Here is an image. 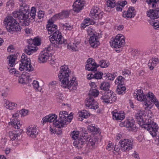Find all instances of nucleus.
I'll list each match as a JSON object with an SVG mask.
<instances>
[{
    "mask_svg": "<svg viewBox=\"0 0 159 159\" xmlns=\"http://www.w3.org/2000/svg\"><path fill=\"white\" fill-rule=\"evenodd\" d=\"M84 3L83 0H76L73 5V10L76 13L79 12L82 10Z\"/></svg>",
    "mask_w": 159,
    "mask_h": 159,
    "instance_id": "16",
    "label": "nucleus"
},
{
    "mask_svg": "<svg viewBox=\"0 0 159 159\" xmlns=\"http://www.w3.org/2000/svg\"><path fill=\"white\" fill-rule=\"evenodd\" d=\"M107 5L108 7L113 8L116 5L115 0H107Z\"/></svg>",
    "mask_w": 159,
    "mask_h": 159,
    "instance_id": "39",
    "label": "nucleus"
},
{
    "mask_svg": "<svg viewBox=\"0 0 159 159\" xmlns=\"http://www.w3.org/2000/svg\"><path fill=\"white\" fill-rule=\"evenodd\" d=\"M88 129L90 132L99 133L100 132V129H98L95 126H93V125H91L89 126Z\"/></svg>",
    "mask_w": 159,
    "mask_h": 159,
    "instance_id": "34",
    "label": "nucleus"
},
{
    "mask_svg": "<svg viewBox=\"0 0 159 159\" xmlns=\"http://www.w3.org/2000/svg\"><path fill=\"white\" fill-rule=\"evenodd\" d=\"M57 118V116L54 114H52V115H49L46 116L43 118V123L44 124L46 122L50 123L54 122Z\"/></svg>",
    "mask_w": 159,
    "mask_h": 159,
    "instance_id": "22",
    "label": "nucleus"
},
{
    "mask_svg": "<svg viewBox=\"0 0 159 159\" xmlns=\"http://www.w3.org/2000/svg\"><path fill=\"white\" fill-rule=\"evenodd\" d=\"M90 19H85L84 21V23H82L81 26L83 28H85L86 26L89 25L91 24V22H90Z\"/></svg>",
    "mask_w": 159,
    "mask_h": 159,
    "instance_id": "47",
    "label": "nucleus"
},
{
    "mask_svg": "<svg viewBox=\"0 0 159 159\" xmlns=\"http://www.w3.org/2000/svg\"><path fill=\"white\" fill-rule=\"evenodd\" d=\"M127 2L126 1H118L117 2V4L120 6H121L122 7L127 4Z\"/></svg>",
    "mask_w": 159,
    "mask_h": 159,
    "instance_id": "58",
    "label": "nucleus"
},
{
    "mask_svg": "<svg viewBox=\"0 0 159 159\" xmlns=\"http://www.w3.org/2000/svg\"><path fill=\"white\" fill-rule=\"evenodd\" d=\"M31 39H29L28 42L29 45L26 46L25 49V52L28 55H30L32 54L34 52L36 51L37 49L36 48H33L34 46V42H30Z\"/></svg>",
    "mask_w": 159,
    "mask_h": 159,
    "instance_id": "20",
    "label": "nucleus"
},
{
    "mask_svg": "<svg viewBox=\"0 0 159 159\" xmlns=\"http://www.w3.org/2000/svg\"><path fill=\"white\" fill-rule=\"evenodd\" d=\"M4 23L7 30L9 32L16 31L18 32L21 30L18 22L11 16L6 17L4 20Z\"/></svg>",
    "mask_w": 159,
    "mask_h": 159,
    "instance_id": "5",
    "label": "nucleus"
},
{
    "mask_svg": "<svg viewBox=\"0 0 159 159\" xmlns=\"http://www.w3.org/2000/svg\"><path fill=\"white\" fill-rule=\"evenodd\" d=\"M117 79L118 81V83L119 84V85H123L124 84V81L125 80V78L121 76H120L118 77Z\"/></svg>",
    "mask_w": 159,
    "mask_h": 159,
    "instance_id": "46",
    "label": "nucleus"
},
{
    "mask_svg": "<svg viewBox=\"0 0 159 159\" xmlns=\"http://www.w3.org/2000/svg\"><path fill=\"white\" fill-rule=\"evenodd\" d=\"M7 58H9V63L10 66L13 67L15 63L16 59V56L15 55H11L9 56Z\"/></svg>",
    "mask_w": 159,
    "mask_h": 159,
    "instance_id": "28",
    "label": "nucleus"
},
{
    "mask_svg": "<svg viewBox=\"0 0 159 159\" xmlns=\"http://www.w3.org/2000/svg\"><path fill=\"white\" fill-rule=\"evenodd\" d=\"M99 91L95 89H91L89 91V94L90 96H93L95 97L98 96L99 94Z\"/></svg>",
    "mask_w": 159,
    "mask_h": 159,
    "instance_id": "32",
    "label": "nucleus"
},
{
    "mask_svg": "<svg viewBox=\"0 0 159 159\" xmlns=\"http://www.w3.org/2000/svg\"><path fill=\"white\" fill-rule=\"evenodd\" d=\"M86 143L85 139L82 138L76 139L73 143V146L75 148L84 151L89 152L96 147L95 141L93 139H89L87 145Z\"/></svg>",
    "mask_w": 159,
    "mask_h": 159,
    "instance_id": "4",
    "label": "nucleus"
},
{
    "mask_svg": "<svg viewBox=\"0 0 159 159\" xmlns=\"http://www.w3.org/2000/svg\"><path fill=\"white\" fill-rule=\"evenodd\" d=\"M27 59V60L20 61L21 63L20 64L19 69L21 71L25 70L30 71H33L34 70L33 67L31 64L30 59Z\"/></svg>",
    "mask_w": 159,
    "mask_h": 159,
    "instance_id": "12",
    "label": "nucleus"
},
{
    "mask_svg": "<svg viewBox=\"0 0 159 159\" xmlns=\"http://www.w3.org/2000/svg\"><path fill=\"white\" fill-rule=\"evenodd\" d=\"M136 14V11L133 7L129 8L127 11H125L123 12V16L128 19L133 18Z\"/></svg>",
    "mask_w": 159,
    "mask_h": 159,
    "instance_id": "14",
    "label": "nucleus"
},
{
    "mask_svg": "<svg viewBox=\"0 0 159 159\" xmlns=\"http://www.w3.org/2000/svg\"><path fill=\"white\" fill-rule=\"evenodd\" d=\"M15 131H10L9 132V137L12 140H14L19 136L18 133H16Z\"/></svg>",
    "mask_w": 159,
    "mask_h": 159,
    "instance_id": "37",
    "label": "nucleus"
},
{
    "mask_svg": "<svg viewBox=\"0 0 159 159\" xmlns=\"http://www.w3.org/2000/svg\"><path fill=\"white\" fill-rule=\"evenodd\" d=\"M63 27L64 29L66 30H71L73 29L72 26L69 25L68 24L66 23L63 25Z\"/></svg>",
    "mask_w": 159,
    "mask_h": 159,
    "instance_id": "51",
    "label": "nucleus"
},
{
    "mask_svg": "<svg viewBox=\"0 0 159 159\" xmlns=\"http://www.w3.org/2000/svg\"><path fill=\"white\" fill-rule=\"evenodd\" d=\"M98 39V37L95 34L90 37L89 42L92 47L96 48L100 45V43Z\"/></svg>",
    "mask_w": 159,
    "mask_h": 159,
    "instance_id": "19",
    "label": "nucleus"
},
{
    "mask_svg": "<svg viewBox=\"0 0 159 159\" xmlns=\"http://www.w3.org/2000/svg\"><path fill=\"white\" fill-rule=\"evenodd\" d=\"M69 15V12L67 11H63L61 12L56 15L55 17H56L57 19H63L67 17Z\"/></svg>",
    "mask_w": 159,
    "mask_h": 159,
    "instance_id": "27",
    "label": "nucleus"
},
{
    "mask_svg": "<svg viewBox=\"0 0 159 159\" xmlns=\"http://www.w3.org/2000/svg\"><path fill=\"white\" fill-rule=\"evenodd\" d=\"M100 89L101 90H103L105 92L110 91V85L109 83L107 82H103L101 83L100 86Z\"/></svg>",
    "mask_w": 159,
    "mask_h": 159,
    "instance_id": "26",
    "label": "nucleus"
},
{
    "mask_svg": "<svg viewBox=\"0 0 159 159\" xmlns=\"http://www.w3.org/2000/svg\"><path fill=\"white\" fill-rule=\"evenodd\" d=\"M57 83L56 81H52L49 83V86L50 87H55Z\"/></svg>",
    "mask_w": 159,
    "mask_h": 159,
    "instance_id": "62",
    "label": "nucleus"
},
{
    "mask_svg": "<svg viewBox=\"0 0 159 159\" xmlns=\"http://www.w3.org/2000/svg\"><path fill=\"white\" fill-rule=\"evenodd\" d=\"M29 7L25 3L20 4V9L18 11H14L13 16L15 18H17L19 20L24 18L28 19L30 16Z\"/></svg>",
    "mask_w": 159,
    "mask_h": 159,
    "instance_id": "6",
    "label": "nucleus"
},
{
    "mask_svg": "<svg viewBox=\"0 0 159 159\" xmlns=\"http://www.w3.org/2000/svg\"><path fill=\"white\" fill-rule=\"evenodd\" d=\"M44 13L43 11H39L38 12V17L39 19L42 18L43 17Z\"/></svg>",
    "mask_w": 159,
    "mask_h": 159,
    "instance_id": "61",
    "label": "nucleus"
},
{
    "mask_svg": "<svg viewBox=\"0 0 159 159\" xmlns=\"http://www.w3.org/2000/svg\"><path fill=\"white\" fill-rule=\"evenodd\" d=\"M33 85L34 89L37 92H41L42 88L39 86V82L36 80H34L33 83Z\"/></svg>",
    "mask_w": 159,
    "mask_h": 159,
    "instance_id": "31",
    "label": "nucleus"
},
{
    "mask_svg": "<svg viewBox=\"0 0 159 159\" xmlns=\"http://www.w3.org/2000/svg\"><path fill=\"white\" fill-rule=\"evenodd\" d=\"M28 135L33 138H35L38 134V129L36 126L31 125L27 129Z\"/></svg>",
    "mask_w": 159,
    "mask_h": 159,
    "instance_id": "15",
    "label": "nucleus"
},
{
    "mask_svg": "<svg viewBox=\"0 0 159 159\" xmlns=\"http://www.w3.org/2000/svg\"><path fill=\"white\" fill-rule=\"evenodd\" d=\"M20 23L22 25L26 26L29 25L30 21L28 19L24 18L23 19L19 20Z\"/></svg>",
    "mask_w": 159,
    "mask_h": 159,
    "instance_id": "41",
    "label": "nucleus"
},
{
    "mask_svg": "<svg viewBox=\"0 0 159 159\" xmlns=\"http://www.w3.org/2000/svg\"><path fill=\"white\" fill-rule=\"evenodd\" d=\"M90 16L93 18L98 20L102 17V14L99 9L97 7L92 8L90 11Z\"/></svg>",
    "mask_w": 159,
    "mask_h": 159,
    "instance_id": "17",
    "label": "nucleus"
},
{
    "mask_svg": "<svg viewBox=\"0 0 159 159\" xmlns=\"http://www.w3.org/2000/svg\"><path fill=\"white\" fill-rule=\"evenodd\" d=\"M147 2L149 4H151L152 3V7H154L155 4H157V2H159V0H147Z\"/></svg>",
    "mask_w": 159,
    "mask_h": 159,
    "instance_id": "54",
    "label": "nucleus"
},
{
    "mask_svg": "<svg viewBox=\"0 0 159 159\" xmlns=\"http://www.w3.org/2000/svg\"><path fill=\"white\" fill-rule=\"evenodd\" d=\"M100 64L98 65L99 66H100L102 68H106L109 65V63L108 62H107L105 60H102L100 62Z\"/></svg>",
    "mask_w": 159,
    "mask_h": 159,
    "instance_id": "40",
    "label": "nucleus"
},
{
    "mask_svg": "<svg viewBox=\"0 0 159 159\" xmlns=\"http://www.w3.org/2000/svg\"><path fill=\"white\" fill-rule=\"evenodd\" d=\"M11 125L13 126L15 129H19L21 126L20 122L12 123V125Z\"/></svg>",
    "mask_w": 159,
    "mask_h": 159,
    "instance_id": "60",
    "label": "nucleus"
},
{
    "mask_svg": "<svg viewBox=\"0 0 159 159\" xmlns=\"http://www.w3.org/2000/svg\"><path fill=\"white\" fill-rule=\"evenodd\" d=\"M59 117L58 120L53 123L54 126L58 128L64 127V125L66 124L67 122H70L71 121V119L69 118L68 113L66 111H60L59 114Z\"/></svg>",
    "mask_w": 159,
    "mask_h": 159,
    "instance_id": "8",
    "label": "nucleus"
},
{
    "mask_svg": "<svg viewBox=\"0 0 159 159\" xmlns=\"http://www.w3.org/2000/svg\"><path fill=\"white\" fill-rule=\"evenodd\" d=\"M98 103L96 102H95L94 100L93 101V103L92 104V105H91L90 109H93L94 110L97 109L98 108Z\"/></svg>",
    "mask_w": 159,
    "mask_h": 159,
    "instance_id": "52",
    "label": "nucleus"
},
{
    "mask_svg": "<svg viewBox=\"0 0 159 159\" xmlns=\"http://www.w3.org/2000/svg\"><path fill=\"white\" fill-rule=\"evenodd\" d=\"M4 106L7 109L12 110L15 109L17 106V104L15 102L9 101L8 100H5L4 101Z\"/></svg>",
    "mask_w": 159,
    "mask_h": 159,
    "instance_id": "23",
    "label": "nucleus"
},
{
    "mask_svg": "<svg viewBox=\"0 0 159 159\" xmlns=\"http://www.w3.org/2000/svg\"><path fill=\"white\" fill-rule=\"evenodd\" d=\"M111 47L115 48H120L124 45L125 41L124 36H121L120 34L117 35L115 39L112 38L110 42Z\"/></svg>",
    "mask_w": 159,
    "mask_h": 159,
    "instance_id": "9",
    "label": "nucleus"
},
{
    "mask_svg": "<svg viewBox=\"0 0 159 159\" xmlns=\"http://www.w3.org/2000/svg\"><path fill=\"white\" fill-rule=\"evenodd\" d=\"M21 116H24L27 115L28 113V111L25 109H22L19 111Z\"/></svg>",
    "mask_w": 159,
    "mask_h": 159,
    "instance_id": "53",
    "label": "nucleus"
},
{
    "mask_svg": "<svg viewBox=\"0 0 159 159\" xmlns=\"http://www.w3.org/2000/svg\"><path fill=\"white\" fill-rule=\"evenodd\" d=\"M49 39L51 42L50 46L54 48H60V45L65 43L61 33L59 32L56 31L53 35H51Z\"/></svg>",
    "mask_w": 159,
    "mask_h": 159,
    "instance_id": "7",
    "label": "nucleus"
},
{
    "mask_svg": "<svg viewBox=\"0 0 159 159\" xmlns=\"http://www.w3.org/2000/svg\"><path fill=\"white\" fill-rule=\"evenodd\" d=\"M51 54L47 50L41 52L38 56V61L39 63H45L51 59Z\"/></svg>",
    "mask_w": 159,
    "mask_h": 159,
    "instance_id": "13",
    "label": "nucleus"
},
{
    "mask_svg": "<svg viewBox=\"0 0 159 159\" xmlns=\"http://www.w3.org/2000/svg\"><path fill=\"white\" fill-rule=\"evenodd\" d=\"M103 75V73L102 72H97L93 75L94 79L96 80L98 79H100L102 78V76Z\"/></svg>",
    "mask_w": 159,
    "mask_h": 159,
    "instance_id": "48",
    "label": "nucleus"
},
{
    "mask_svg": "<svg viewBox=\"0 0 159 159\" xmlns=\"http://www.w3.org/2000/svg\"><path fill=\"white\" fill-rule=\"evenodd\" d=\"M62 94H61L57 93L56 94V98L58 102H61V100H62V96H61Z\"/></svg>",
    "mask_w": 159,
    "mask_h": 159,
    "instance_id": "59",
    "label": "nucleus"
},
{
    "mask_svg": "<svg viewBox=\"0 0 159 159\" xmlns=\"http://www.w3.org/2000/svg\"><path fill=\"white\" fill-rule=\"evenodd\" d=\"M120 148L122 151H128L133 148V143L128 139H124L119 142Z\"/></svg>",
    "mask_w": 159,
    "mask_h": 159,
    "instance_id": "11",
    "label": "nucleus"
},
{
    "mask_svg": "<svg viewBox=\"0 0 159 159\" xmlns=\"http://www.w3.org/2000/svg\"><path fill=\"white\" fill-rule=\"evenodd\" d=\"M57 25H54L53 22L49 20L48 21V24L47 25V28L49 34L53 35L56 31L59 32L57 30Z\"/></svg>",
    "mask_w": 159,
    "mask_h": 159,
    "instance_id": "18",
    "label": "nucleus"
},
{
    "mask_svg": "<svg viewBox=\"0 0 159 159\" xmlns=\"http://www.w3.org/2000/svg\"><path fill=\"white\" fill-rule=\"evenodd\" d=\"M79 43L75 44L73 43V44H69L67 46V48L68 49H71L73 51H76L77 50V45L79 44Z\"/></svg>",
    "mask_w": 159,
    "mask_h": 159,
    "instance_id": "44",
    "label": "nucleus"
},
{
    "mask_svg": "<svg viewBox=\"0 0 159 159\" xmlns=\"http://www.w3.org/2000/svg\"><path fill=\"white\" fill-rule=\"evenodd\" d=\"M159 8H157L156 10H150L147 11V16L150 17V20H154V19H156L159 17Z\"/></svg>",
    "mask_w": 159,
    "mask_h": 159,
    "instance_id": "21",
    "label": "nucleus"
},
{
    "mask_svg": "<svg viewBox=\"0 0 159 159\" xmlns=\"http://www.w3.org/2000/svg\"><path fill=\"white\" fill-rule=\"evenodd\" d=\"M87 32L88 33V34L89 35H94V34L92 31V29L91 28H89L87 30Z\"/></svg>",
    "mask_w": 159,
    "mask_h": 159,
    "instance_id": "64",
    "label": "nucleus"
},
{
    "mask_svg": "<svg viewBox=\"0 0 159 159\" xmlns=\"http://www.w3.org/2000/svg\"><path fill=\"white\" fill-rule=\"evenodd\" d=\"M79 132L77 131H74L71 134V135L72 136V138L76 140V139H78V138L79 137Z\"/></svg>",
    "mask_w": 159,
    "mask_h": 159,
    "instance_id": "45",
    "label": "nucleus"
},
{
    "mask_svg": "<svg viewBox=\"0 0 159 159\" xmlns=\"http://www.w3.org/2000/svg\"><path fill=\"white\" fill-rule=\"evenodd\" d=\"M134 96L138 101H145L143 103V107L145 110H149L152 107L150 101L153 102L159 109V102L152 93L149 92L145 95L143 91L139 89L134 92Z\"/></svg>",
    "mask_w": 159,
    "mask_h": 159,
    "instance_id": "2",
    "label": "nucleus"
},
{
    "mask_svg": "<svg viewBox=\"0 0 159 159\" xmlns=\"http://www.w3.org/2000/svg\"><path fill=\"white\" fill-rule=\"evenodd\" d=\"M23 76L25 77V76L23 75V74L21 75L19 79V83L20 84H24L25 83V78Z\"/></svg>",
    "mask_w": 159,
    "mask_h": 159,
    "instance_id": "57",
    "label": "nucleus"
},
{
    "mask_svg": "<svg viewBox=\"0 0 159 159\" xmlns=\"http://www.w3.org/2000/svg\"><path fill=\"white\" fill-rule=\"evenodd\" d=\"M92 65L87 64L85 66V69L87 70L91 71H96L97 70V67L99 66V65L95 67L93 66Z\"/></svg>",
    "mask_w": 159,
    "mask_h": 159,
    "instance_id": "36",
    "label": "nucleus"
},
{
    "mask_svg": "<svg viewBox=\"0 0 159 159\" xmlns=\"http://www.w3.org/2000/svg\"><path fill=\"white\" fill-rule=\"evenodd\" d=\"M144 115V112L143 111H138L135 115L136 121L139 125L147 129L149 132L150 134L154 137L157 135L158 129L157 125L152 120L151 117L147 119L145 121L143 120V116Z\"/></svg>",
    "mask_w": 159,
    "mask_h": 159,
    "instance_id": "1",
    "label": "nucleus"
},
{
    "mask_svg": "<svg viewBox=\"0 0 159 159\" xmlns=\"http://www.w3.org/2000/svg\"><path fill=\"white\" fill-rule=\"evenodd\" d=\"M150 24L153 26L155 29L159 30V21L156 22L154 20L152 21L150 20Z\"/></svg>",
    "mask_w": 159,
    "mask_h": 159,
    "instance_id": "38",
    "label": "nucleus"
},
{
    "mask_svg": "<svg viewBox=\"0 0 159 159\" xmlns=\"http://www.w3.org/2000/svg\"><path fill=\"white\" fill-rule=\"evenodd\" d=\"M87 64H91L92 65L94 66V67L98 66V65H97L96 63L94 61V60L92 58H89L87 61Z\"/></svg>",
    "mask_w": 159,
    "mask_h": 159,
    "instance_id": "49",
    "label": "nucleus"
},
{
    "mask_svg": "<svg viewBox=\"0 0 159 159\" xmlns=\"http://www.w3.org/2000/svg\"><path fill=\"white\" fill-rule=\"evenodd\" d=\"M71 73H59L58 77L61 82V86L63 88H67L70 90L76 89L78 84L75 81L76 78L73 77L71 79Z\"/></svg>",
    "mask_w": 159,
    "mask_h": 159,
    "instance_id": "3",
    "label": "nucleus"
},
{
    "mask_svg": "<svg viewBox=\"0 0 159 159\" xmlns=\"http://www.w3.org/2000/svg\"><path fill=\"white\" fill-rule=\"evenodd\" d=\"M152 61H153L152 60L151 61L150 60L149 62L148 63V66L149 67L150 69L151 70H152L154 67V63H153V64L152 65Z\"/></svg>",
    "mask_w": 159,
    "mask_h": 159,
    "instance_id": "63",
    "label": "nucleus"
},
{
    "mask_svg": "<svg viewBox=\"0 0 159 159\" xmlns=\"http://www.w3.org/2000/svg\"><path fill=\"white\" fill-rule=\"evenodd\" d=\"M117 98L116 94L111 90L105 92L104 95L101 98L102 102L107 103H111L115 102Z\"/></svg>",
    "mask_w": 159,
    "mask_h": 159,
    "instance_id": "10",
    "label": "nucleus"
},
{
    "mask_svg": "<svg viewBox=\"0 0 159 159\" xmlns=\"http://www.w3.org/2000/svg\"><path fill=\"white\" fill-rule=\"evenodd\" d=\"M126 89V88L125 86L121 85H118L116 89V92L118 94H122Z\"/></svg>",
    "mask_w": 159,
    "mask_h": 159,
    "instance_id": "30",
    "label": "nucleus"
},
{
    "mask_svg": "<svg viewBox=\"0 0 159 159\" xmlns=\"http://www.w3.org/2000/svg\"><path fill=\"white\" fill-rule=\"evenodd\" d=\"M94 101V100L93 98V97L90 96L89 98H86L85 101L86 106L90 108L91 105H92V104L93 103Z\"/></svg>",
    "mask_w": 159,
    "mask_h": 159,
    "instance_id": "33",
    "label": "nucleus"
},
{
    "mask_svg": "<svg viewBox=\"0 0 159 159\" xmlns=\"http://www.w3.org/2000/svg\"><path fill=\"white\" fill-rule=\"evenodd\" d=\"M11 120V122L9 123V125H12V123L20 122L19 120L18 119V117L12 116Z\"/></svg>",
    "mask_w": 159,
    "mask_h": 159,
    "instance_id": "50",
    "label": "nucleus"
},
{
    "mask_svg": "<svg viewBox=\"0 0 159 159\" xmlns=\"http://www.w3.org/2000/svg\"><path fill=\"white\" fill-rule=\"evenodd\" d=\"M71 71L70 70L68 66L66 65H63L61 66L59 73H71Z\"/></svg>",
    "mask_w": 159,
    "mask_h": 159,
    "instance_id": "29",
    "label": "nucleus"
},
{
    "mask_svg": "<svg viewBox=\"0 0 159 159\" xmlns=\"http://www.w3.org/2000/svg\"><path fill=\"white\" fill-rule=\"evenodd\" d=\"M121 125H123V123H121ZM123 125L124 126H125L127 128H130V130L132 131L136 130V128L135 126H134V123L133 122H130L128 120L125 121L123 124Z\"/></svg>",
    "mask_w": 159,
    "mask_h": 159,
    "instance_id": "25",
    "label": "nucleus"
},
{
    "mask_svg": "<svg viewBox=\"0 0 159 159\" xmlns=\"http://www.w3.org/2000/svg\"><path fill=\"white\" fill-rule=\"evenodd\" d=\"M104 75V77H107L106 79H107V80H113L115 77L114 75L108 73H105Z\"/></svg>",
    "mask_w": 159,
    "mask_h": 159,
    "instance_id": "42",
    "label": "nucleus"
},
{
    "mask_svg": "<svg viewBox=\"0 0 159 159\" xmlns=\"http://www.w3.org/2000/svg\"><path fill=\"white\" fill-rule=\"evenodd\" d=\"M30 42H34V46H39L41 44L39 39L36 37L34 39H31Z\"/></svg>",
    "mask_w": 159,
    "mask_h": 159,
    "instance_id": "43",
    "label": "nucleus"
},
{
    "mask_svg": "<svg viewBox=\"0 0 159 159\" xmlns=\"http://www.w3.org/2000/svg\"><path fill=\"white\" fill-rule=\"evenodd\" d=\"M89 114V113H88V111L86 110H83L81 112L79 113L78 114L79 117L82 118V120H82L83 119V118H87Z\"/></svg>",
    "mask_w": 159,
    "mask_h": 159,
    "instance_id": "35",
    "label": "nucleus"
},
{
    "mask_svg": "<svg viewBox=\"0 0 159 159\" xmlns=\"http://www.w3.org/2000/svg\"><path fill=\"white\" fill-rule=\"evenodd\" d=\"M113 116V119H115L116 120H122L125 118V116L124 113H118L116 110H115L112 112Z\"/></svg>",
    "mask_w": 159,
    "mask_h": 159,
    "instance_id": "24",
    "label": "nucleus"
},
{
    "mask_svg": "<svg viewBox=\"0 0 159 159\" xmlns=\"http://www.w3.org/2000/svg\"><path fill=\"white\" fill-rule=\"evenodd\" d=\"M130 71L127 69H125L124 71L122 72V75L124 76L125 75V76L127 77L128 76L130 75Z\"/></svg>",
    "mask_w": 159,
    "mask_h": 159,
    "instance_id": "56",
    "label": "nucleus"
},
{
    "mask_svg": "<svg viewBox=\"0 0 159 159\" xmlns=\"http://www.w3.org/2000/svg\"><path fill=\"white\" fill-rule=\"evenodd\" d=\"M14 5L13 1H9L7 2V6L8 7L9 9L12 8L13 7Z\"/></svg>",
    "mask_w": 159,
    "mask_h": 159,
    "instance_id": "55",
    "label": "nucleus"
}]
</instances>
